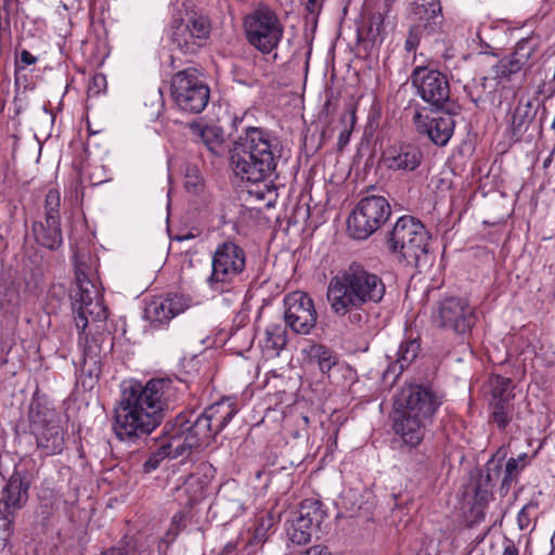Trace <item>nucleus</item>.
Masks as SVG:
<instances>
[{
  "mask_svg": "<svg viewBox=\"0 0 555 555\" xmlns=\"http://www.w3.org/2000/svg\"><path fill=\"white\" fill-rule=\"evenodd\" d=\"M441 399L429 387L404 385L393 398L392 429L403 443L416 448L424 440Z\"/></svg>",
  "mask_w": 555,
  "mask_h": 555,
  "instance_id": "1",
  "label": "nucleus"
},
{
  "mask_svg": "<svg viewBox=\"0 0 555 555\" xmlns=\"http://www.w3.org/2000/svg\"><path fill=\"white\" fill-rule=\"evenodd\" d=\"M385 292L386 287L380 276L363 264L352 262L330 280L326 297L332 311L344 317L361 310L366 305L380 302Z\"/></svg>",
  "mask_w": 555,
  "mask_h": 555,
  "instance_id": "2",
  "label": "nucleus"
},
{
  "mask_svg": "<svg viewBox=\"0 0 555 555\" xmlns=\"http://www.w3.org/2000/svg\"><path fill=\"white\" fill-rule=\"evenodd\" d=\"M280 158L279 143L262 128L250 127L231 150V164L242 180L266 182L272 177Z\"/></svg>",
  "mask_w": 555,
  "mask_h": 555,
  "instance_id": "3",
  "label": "nucleus"
},
{
  "mask_svg": "<svg viewBox=\"0 0 555 555\" xmlns=\"http://www.w3.org/2000/svg\"><path fill=\"white\" fill-rule=\"evenodd\" d=\"M29 433L35 437L40 456L61 454L66 449L68 433L57 411L43 397L34 396L27 412Z\"/></svg>",
  "mask_w": 555,
  "mask_h": 555,
  "instance_id": "4",
  "label": "nucleus"
},
{
  "mask_svg": "<svg viewBox=\"0 0 555 555\" xmlns=\"http://www.w3.org/2000/svg\"><path fill=\"white\" fill-rule=\"evenodd\" d=\"M243 31L247 43L267 55L279 48L285 27L273 9L266 3H259L244 16Z\"/></svg>",
  "mask_w": 555,
  "mask_h": 555,
  "instance_id": "5",
  "label": "nucleus"
},
{
  "mask_svg": "<svg viewBox=\"0 0 555 555\" xmlns=\"http://www.w3.org/2000/svg\"><path fill=\"white\" fill-rule=\"evenodd\" d=\"M430 234L413 216L400 217L389 232L387 245L390 251L400 255L408 264L418 267L427 262Z\"/></svg>",
  "mask_w": 555,
  "mask_h": 555,
  "instance_id": "6",
  "label": "nucleus"
},
{
  "mask_svg": "<svg viewBox=\"0 0 555 555\" xmlns=\"http://www.w3.org/2000/svg\"><path fill=\"white\" fill-rule=\"evenodd\" d=\"M76 287L73 291V306L76 310V326L82 332L87 328L89 319L102 322L107 319V308L102 296L88 276L85 255L75 251L74 257Z\"/></svg>",
  "mask_w": 555,
  "mask_h": 555,
  "instance_id": "7",
  "label": "nucleus"
},
{
  "mask_svg": "<svg viewBox=\"0 0 555 555\" xmlns=\"http://www.w3.org/2000/svg\"><path fill=\"white\" fill-rule=\"evenodd\" d=\"M246 269L245 250L233 241L219 244L211 256V273L206 279L215 293H225L237 287Z\"/></svg>",
  "mask_w": 555,
  "mask_h": 555,
  "instance_id": "8",
  "label": "nucleus"
},
{
  "mask_svg": "<svg viewBox=\"0 0 555 555\" xmlns=\"http://www.w3.org/2000/svg\"><path fill=\"white\" fill-rule=\"evenodd\" d=\"M410 80L415 94L428 105L430 112L456 113L457 106L451 96L446 74L429 65H416Z\"/></svg>",
  "mask_w": 555,
  "mask_h": 555,
  "instance_id": "9",
  "label": "nucleus"
},
{
  "mask_svg": "<svg viewBox=\"0 0 555 555\" xmlns=\"http://www.w3.org/2000/svg\"><path fill=\"white\" fill-rule=\"evenodd\" d=\"M160 424L124 388L114 408L113 431L120 441L151 434Z\"/></svg>",
  "mask_w": 555,
  "mask_h": 555,
  "instance_id": "10",
  "label": "nucleus"
},
{
  "mask_svg": "<svg viewBox=\"0 0 555 555\" xmlns=\"http://www.w3.org/2000/svg\"><path fill=\"white\" fill-rule=\"evenodd\" d=\"M163 435L175 440L173 447L184 454L207 447L218 434L203 414L182 412L165 424Z\"/></svg>",
  "mask_w": 555,
  "mask_h": 555,
  "instance_id": "11",
  "label": "nucleus"
},
{
  "mask_svg": "<svg viewBox=\"0 0 555 555\" xmlns=\"http://www.w3.org/2000/svg\"><path fill=\"white\" fill-rule=\"evenodd\" d=\"M391 216L386 197L369 195L361 198L347 219V231L354 240H366L379 230Z\"/></svg>",
  "mask_w": 555,
  "mask_h": 555,
  "instance_id": "12",
  "label": "nucleus"
},
{
  "mask_svg": "<svg viewBox=\"0 0 555 555\" xmlns=\"http://www.w3.org/2000/svg\"><path fill=\"white\" fill-rule=\"evenodd\" d=\"M170 93L179 109L191 114L203 112L210 96L209 87L199 77L197 69L192 67L172 76Z\"/></svg>",
  "mask_w": 555,
  "mask_h": 555,
  "instance_id": "13",
  "label": "nucleus"
},
{
  "mask_svg": "<svg viewBox=\"0 0 555 555\" xmlns=\"http://www.w3.org/2000/svg\"><path fill=\"white\" fill-rule=\"evenodd\" d=\"M173 384L175 382L168 377H159L152 378L144 385L131 384L125 389L160 424L165 412L177 400V388Z\"/></svg>",
  "mask_w": 555,
  "mask_h": 555,
  "instance_id": "14",
  "label": "nucleus"
},
{
  "mask_svg": "<svg viewBox=\"0 0 555 555\" xmlns=\"http://www.w3.org/2000/svg\"><path fill=\"white\" fill-rule=\"evenodd\" d=\"M210 30V22L204 15L191 14L186 18L175 17L170 26V40L183 54H195L206 46Z\"/></svg>",
  "mask_w": 555,
  "mask_h": 555,
  "instance_id": "15",
  "label": "nucleus"
},
{
  "mask_svg": "<svg viewBox=\"0 0 555 555\" xmlns=\"http://www.w3.org/2000/svg\"><path fill=\"white\" fill-rule=\"evenodd\" d=\"M434 320L438 326L465 336L477 322L475 308L466 298L447 297L439 302Z\"/></svg>",
  "mask_w": 555,
  "mask_h": 555,
  "instance_id": "16",
  "label": "nucleus"
},
{
  "mask_svg": "<svg viewBox=\"0 0 555 555\" xmlns=\"http://www.w3.org/2000/svg\"><path fill=\"white\" fill-rule=\"evenodd\" d=\"M283 304L285 326L296 334H309L318 320L313 299L307 293L297 291L286 295Z\"/></svg>",
  "mask_w": 555,
  "mask_h": 555,
  "instance_id": "17",
  "label": "nucleus"
},
{
  "mask_svg": "<svg viewBox=\"0 0 555 555\" xmlns=\"http://www.w3.org/2000/svg\"><path fill=\"white\" fill-rule=\"evenodd\" d=\"M326 516L322 503L314 499L304 500L296 513V517L287 527V537L292 543L301 545L310 542L311 537L321 530Z\"/></svg>",
  "mask_w": 555,
  "mask_h": 555,
  "instance_id": "18",
  "label": "nucleus"
},
{
  "mask_svg": "<svg viewBox=\"0 0 555 555\" xmlns=\"http://www.w3.org/2000/svg\"><path fill=\"white\" fill-rule=\"evenodd\" d=\"M190 307V300L178 294L154 297L146 302L143 317L155 330L166 327L177 315Z\"/></svg>",
  "mask_w": 555,
  "mask_h": 555,
  "instance_id": "19",
  "label": "nucleus"
},
{
  "mask_svg": "<svg viewBox=\"0 0 555 555\" xmlns=\"http://www.w3.org/2000/svg\"><path fill=\"white\" fill-rule=\"evenodd\" d=\"M30 485L27 472L15 467L1 490L0 513L16 515L17 511L24 508L29 499Z\"/></svg>",
  "mask_w": 555,
  "mask_h": 555,
  "instance_id": "20",
  "label": "nucleus"
},
{
  "mask_svg": "<svg viewBox=\"0 0 555 555\" xmlns=\"http://www.w3.org/2000/svg\"><path fill=\"white\" fill-rule=\"evenodd\" d=\"M456 113H444L442 116L429 117L421 109L413 115V122L417 132L426 134L433 143L443 146L451 139L454 132L455 121L453 116Z\"/></svg>",
  "mask_w": 555,
  "mask_h": 555,
  "instance_id": "21",
  "label": "nucleus"
},
{
  "mask_svg": "<svg viewBox=\"0 0 555 555\" xmlns=\"http://www.w3.org/2000/svg\"><path fill=\"white\" fill-rule=\"evenodd\" d=\"M422 150L411 143L395 144L382 155L384 166L391 171L405 175L415 171L423 163Z\"/></svg>",
  "mask_w": 555,
  "mask_h": 555,
  "instance_id": "22",
  "label": "nucleus"
},
{
  "mask_svg": "<svg viewBox=\"0 0 555 555\" xmlns=\"http://www.w3.org/2000/svg\"><path fill=\"white\" fill-rule=\"evenodd\" d=\"M420 351L421 344L418 338L402 340L393 354H387L389 363L383 373L384 383L390 386L393 385L403 371L415 361Z\"/></svg>",
  "mask_w": 555,
  "mask_h": 555,
  "instance_id": "23",
  "label": "nucleus"
},
{
  "mask_svg": "<svg viewBox=\"0 0 555 555\" xmlns=\"http://www.w3.org/2000/svg\"><path fill=\"white\" fill-rule=\"evenodd\" d=\"M504 457L505 454L499 456L498 452L486 463L485 469L480 473L475 485V495L477 499L486 500L500 478L503 477Z\"/></svg>",
  "mask_w": 555,
  "mask_h": 555,
  "instance_id": "24",
  "label": "nucleus"
},
{
  "mask_svg": "<svg viewBox=\"0 0 555 555\" xmlns=\"http://www.w3.org/2000/svg\"><path fill=\"white\" fill-rule=\"evenodd\" d=\"M538 108L534 101L520 99L512 114L509 131L514 141H520L534 120Z\"/></svg>",
  "mask_w": 555,
  "mask_h": 555,
  "instance_id": "25",
  "label": "nucleus"
},
{
  "mask_svg": "<svg viewBox=\"0 0 555 555\" xmlns=\"http://www.w3.org/2000/svg\"><path fill=\"white\" fill-rule=\"evenodd\" d=\"M21 282L17 272L0 268V308L13 309L21 302Z\"/></svg>",
  "mask_w": 555,
  "mask_h": 555,
  "instance_id": "26",
  "label": "nucleus"
},
{
  "mask_svg": "<svg viewBox=\"0 0 555 555\" xmlns=\"http://www.w3.org/2000/svg\"><path fill=\"white\" fill-rule=\"evenodd\" d=\"M35 241L50 250H57L63 244L61 223L51 220L35 221L31 227Z\"/></svg>",
  "mask_w": 555,
  "mask_h": 555,
  "instance_id": "27",
  "label": "nucleus"
},
{
  "mask_svg": "<svg viewBox=\"0 0 555 555\" xmlns=\"http://www.w3.org/2000/svg\"><path fill=\"white\" fill-rule=\"evenodd\" d=\"M496 86L498 83H492L488 77L481 76L465 85L464 91L476 107L485 108L486 104H494Z\"/></svg>",
  "mask_w": 555,
  "mask_h": 555,
  "instance_id": "28",
  "label": "nucleus"
},
{
  "mask_svg": "<svg viewBox=\"0 0 555 555\" xmlns=\"http://www.w3.org/2000/svg\"><path fill=\"white\" fill-rule=\"evenodd\" d=\"M237 413L236 404L231 399H222L209 405L202 413L217 434L221 433Z\"/></svg>",
  "mask_w": 555,
  "mask_h": 555,
  "instance_id": "29",
  "label": "nucleus"
},
{
  "mask_svg": "<svg viewBox=\"0 0 555 555\" xmlns=\"http://www.w3.org/2000/svg\"><path fill=\"white\" fill-rule=\"evenodd\" d=\"M286 326L281 323H271L264 330V337L260 340V347L268 358H276L286 346Z\"/></svg>",
  "mask_w": 555,
  "mask_h": 555,
  "instance_id": "30",
  "label": "nucleus"
},
{
  "mask_svg": "<svg viewBox=\"0 0 555 555\" xmlns=\"http://www.w3.org/2000/svg\"><path fill=\"white\" fill-rule=\"evenodd\" d=\"M442 8L440 0H413L411 15L415 22L433 23L435 27L441 23Z\"/></svg>",
  "mask_w": 555,
  "mask_h": 555,
  "instance_id": "31",
  "label": "nucleus"
},
{
  "mask_svg": "<svg viewBox=\"0 0 555 555\" xmlns=\"http://www.w3.org/2000/svg\"><path fill=\"white\" fill-rule=\"evenodd\" d=\"M539 43L534 38H524L516 43L515 49L509 54L515 63L525 73L529 70L538 61Z\"/></svg>",
  "mask_w": 555,
  "mask_h": 555,
  "instance_id": "32",
  "label": "nucleus"
},
{
  "mask_svg": "<svg viewBox=\"0 0 555 555\" xmlns=\"http://www.w3.org/2000/svg\"><path fill=\"white\" fill-rule=\"evenodd\" d=\"M163 437L164 442L155 452L150 454V456L142 465V469L145 474H150L156 470L160 463L167 457L176 459L183 455L180 449L173 447L176 444L175 440H172L170 437H165L164 435Z\"/></svg>",
  "mask_w": 555,
  "mask_h": 555,
  "instance_id": "33",
  "label": "nucleus"
},
{
  "mask_svg": "<svg viewBox=\"0 0 555 555\" xmlns=\"http://www.w3.org/2000/svg\"><path fill=\"white\" fill-rule=\"evenodd\" d=\"M304 352L308 361L317 364L322 373H327L337 363L335 352L324 345L310 344Z\"/></svg>",
  "mask_w": 555,
  "mask_h": 555,
  "instance_id": "34",
  "label": "nucleus"
},
{
  "mask_svg": "<svg viewBox=\"0 0 555 555\" xmlns=\"http://www.w3.org/2000/svg\"><path fill=\"white\" fill-rule=\"evenodd\" d=\"M383 25L384 17L380 13L371 14L367 22L358 28V39L360 41H369L372 44H375L377 41L382 42Z\"/></svg>",
  "mask_w": 555,
  "mask_h": 555,
  "instance_id": "35",
  "label": "nucleus"
},
{
  "mask_svg": "<svg viewBox=\"0 0 555 555\" xmlns=\"http://www.w3.org/2000/svg\"><path fill=\"white\" fill-rule=\"evenodd\" d=\"M527 460L528 455L526 453L520 454L517 459L511 457L507 460L505 464V469L503 470V477L501 480L502 493L506 494L509 491L512 482L526 467Z\"/></svg>",
  "mask_w": 555,
  "mask_h": 555,
  "instance_id": "36",
  "label": "nucleus"
},
{
  "mask_svg": "<svg viewBox=\"0 0 555 555\" xmlns=\"http://www.w3.org/2000/svg\"><path fill=\"white\" fill-rule=\"evenodd\" d=\"M275 522L274 515L272 513H266L260 515L256 519V526L253 534L248 540L250 547H261L268 539V532Z\"/></svg>",
  "mask_w": 555,
  "mask_h": 555,
  "instance_id": "37",
  "label": "nucleus"
},
{
  "mask_svg": "<svg viewBox=\"0 0 555 555\" xmlns=\"http://www.w3.org/2000/svg\"><path fill=\"white\" fill-rule=\"evenodd\" d=\"M185 527V515L182 512L176 513L170 521L165 535L158 542V554L166 555L171 543L175 542L180 531Z\"/></svg>",
  "mask_w": 555,
  "mask_h": 555,
  "instance_id": "38",
  "label": "nucleus"
},
{
  "mask_svg": "<svg viewBox=\"0 0 555 555\" xmlns=\"http://www.w3.org/2000/svg\"><path fill=\"white\" fill-rule=\"evenodd\" d=\"M492 421L500 429H505L512 420L513 404L512 400L500 399L492 400L491 403Z\"/></svg>",
  "mask_w": 555,
  "mask_h": 555,
  "instance_id": "39",
  "label": "nucleus"
},
{
  "mask_svg": "<svg viewBox=\"0 0 555 555\" xmlns=\"http://www.w3.org/2000/svg\"><path fill=\"white\" fill-rule=\"evenodd\" d=\"M44 219L52 223H61V193L56 189H50L44 198Z\"/></svg>",
  "mask_w": 555,
  "mask_h": 555,
  "instance_id": "40",
  "label": "nucleus"
},
{
  "mask_svg": "<svg viewBox=\"0 0 555 555\" xmlns=\"http://www.w3.org/2000/svg\"><path fill=\"white\" fill-rule=\"evenodd\" d=\"M437 27L433 23L415 22L409 30L408 38L404 43V49L408 52L415 51L420 44L421 38L424 34H430L436 30Z\"/></svg>",
  "mask_w": 555,
  "mask_h": 555,
  "instance_id": "41",
  "label": "nucleus"
},
{
  "mask_svg": "<svg viewBox=\"0 0 555 555\" xmlns=\"http://www.w3.org/2000/svg\"><path fill=\"white\" fill-rule=\"evenodd\" d=\"M492 386V400H513L515 395L513 392V380L508 377L495 375L491 378Z\"/></svg>",
  "mask_w": 555,
  "mask_h": 555,
  "instance_id": "42",
  "label": "nucleus"
},
{
  "mask_svg": "<svg viewBox=\"0 0 555 555\" xmlns=\"http://www.w3.org/2000/svg\"><path fill=\"white\" fill-rule=\"evenodd\" d=\"M494 78L495 79H509L513 75L520 72V67L515 63L511 55L502 57L494 66Z\"/></svg>",
  "mask_w": 555,
  "mask_h": 555,
  "instance_id": "43",
  "label": "nucleus"
},
{
  "mask_svg": "<svg viewBox=\"0 0 555 555\" xmlns=\"http://www.w3.org/2000/svg\"><path fill=\"white\" fill-rule=\"evenodd\" d=\"M106 338H108V335H106ZM86 339H88V337H86ZM104 339L105 337L103 334H101L96 337H92L90 341L87 340L85 347L83 366L87 365L88 362H91L94 365L100 362V354L102 351H104L100 345V341L103 343Z\"/></svg>",
  "mask_w": 555,
  "mask_h": 555,
  "instance_id": "44",
  "label": "nucleus"
},
{
  "mask_svg": "<svg viewBox=\"0 0 555 555\" xmlns=\"http://www.w3.org/2000/svg\"><path fill=\"white\" fill-rule=\"evenodd\" d=\"M15 515L10 513H0V548L3 550L9 543L11 535L13 534V525Z\"/></svg>",
  "mask_w": 555,
  "mask_h": 555,
  "instance_id": "45",
  "label": "nucleus"
},
{
  "mask_svg": "<svg viewBox=\"0 0 555 555\" xmlns=\"http://www.w3.org/2000/svg\"><path fill=\"white\" fill-rule=\"evenodd\" d=\"M185 189L189 193L198 195L204 191V180L196 168H189L185 173Z\"/></svg>",
  "mask_w": 555,
  "mask_h": 555,
  "instance_id": "46",
  "label": "nucleus"
},
{
  "mask_svg": "<svg viewBox=\"0 0 555 555\" xmlns=\"http://www.w3.org/2000/svg\"><path fill=\"white\" fill-rule=\"evenodd\" d=\"M538 507V503L535 502H529L528 504H526L518 513V516H517V521H518V526L521 530L528 528V526L530 525V515H529V511L530 509H534Z\"/></svg>",
  "mask_w": 555,
  "mask_h": 555,
  "instance_id": "47",
  "label": "nucleus"
},
{
  "mask_svg": "<svg viewBox=\"0 0 555 555\" xmlns=\"http://www.w3.org/2000/svg\"><path fill=\"white\" fill-rule=\"evenodd\" d=\"M104 555H134V550L128 545H122L111 548Z\"/></svg>",
  "mask_w": 555,
  "mask_h": 555,
  "instance_id": "48",
  "label": "nucleus"
},
{
  "mask_svg": "<svg viewBox=\"0 0 555 555\" xmlns=\"http://www.w3.org/2000/svg\"><path fill=\"white\" fill-rule=\"evenodd\" d=\"M20 62L23 64V67L28 66L35 64L37 62V57L34 56L29 51L22 50L20 54Z\"/></svg>",
  "mask_w": 555,
  "mask_h": 555,
  "instance_id": "49",
  "label": "nucleus"
},
{
  "mask_svg": "<svg viewBox=\"0 0 555 555\" xmlns=\"http://www.w3.org/2000/svg\"><path fill=\"white\" fill-rule=\"evenodd\" d=\"M502 555H519V550L513 541L506 540Z\"/></svg>",
  "mask_w": 555,
  "mask_h": 555,
  "instance_id": "50",
  "label": "nucleus"
},
{
  "mask_svg": "<svg viewBox=\"0 0 555 555\" xmlns=\"http://www.w3.org/2000/svg\"><path fill=\"white\" fill-rule=\"evenodd\" d=\"M219 555H238L237 554V543L236 542H229L224 545L221 553Z\"/></svg>",
  "mask_w": 555,
  "mask_h": 555,
  "instance_id": "51",
  "label": "nucleus"
},
{
  "mask_svg": "<svg viewBox=\"0 0 555 555\" xmlns=\"http://www.w3.org/2000/svg\"><path fill=\"white\" fill-rule=\"evenodd\" d=\"M323 0H307L306 9L311 13L320 11Z\"/></svg>",
  "mask_w": 555,
  "mask_h": 555,
  "instance_id": "52",
  "label": "nucleus"
},
{
  "mask_svg": "<svg viewBox=\"0 0 555 555\" xmlns=\"http://www.w3.org/2000/svg\"><path fill=\"white\" fill-rule=\"evenodd\" d=\"M305 555H327V553L325 552V550L322 546L317 545V546L309 548L305 553Z\"/></svg>",
  "mask_w": 555,
  "mask_h": 555,
  "instance_id": "53",
  "label": "nucleus"
},
{
  "mask_svg": "<svg viewBox=\"0 0 555 555\" xmlns=\"http://www.w3.org/2000/svg\"><path fill=\"white\" fill-rule=\"evenodd\" d=\"M106 85L105 76L103 75H95L93 77V86L100 88L101 86Z\"/></svg>",
  "mask_w": 555,
  "mask_h": 555,
  "instance_id": "54",
  "label": "nucleus"
},
{
  "mask_svg": "<svg viewBox=\"0 0 555 555\" xmlns=\"http://www.w3.org/2000/svg\"><path fill=\"white\" fill-rule=\"evenodd\" d=\"M349 137H350V133L348 131H343L340 134H339V138H338V144L340 146H344L348 143L349 141Z\"/></svg>",
  "mask_w": 555,
  "mask_h": 555,
  "instance_id": "55",
  "label": "nucleus"
},
{
  "mask_svg": "<svg viewBox=\"0 0 555 555\" xmlns=\"http://www.w3.org/2000/svg\"><path fill=\"white\" fill-rule=\"evenodd\" d=\"M350 314V321L351 322H359L361 321V314L358 311H352Z\"/></svg>",
  "mask_w": 555,
  "mask_h": 555,
  "instance_id": "56",
  "label": "nucleus"
},
{
  "mask_svg": "<svg viewBox=\"0 0 555 555\" xmlns=\"http://www.w3.org/2000/svg\"><path fill=\"white\" fill-rule=\"evenodd\" d=\"M554 154H555V153H553V151H552V152H551V154H550V156H548L546 159H544V162H543V167H544V168H547V167L551 165V163H552V160H553V156H554Z\"/></svg>",
  "mask_w": 555,
  "mask_h": 555,
  "instance_id": "57",
  "label": "nucleus"
},
{
  "mask_svg": "<svg viewBox=\"0 0 555 555\" xmlns=\"http://www.w3.org/2000/svg\"><path fill=\"white\" fill-rule=\"evenodd\" d=\"M426 463H427V459H425V455L422 454L421 455V460H420V464L422 465V467H426Z\"/></svg>",
  "mask_w": 555,
  "mask_h": 555,
  "instance_id": "58",
  "label": "nucleus"
},
{
  "mask_svg": "<svg viewBox=\"0 0 555 555\" xmlns=\"http://www.w3.org/2000/svg\"><path fill=\"white\" fill-rule=\"evenodd\" d=\"M207 131H208V129H199V133H201L202 138L205 137Z\"/></svg>",
  "mask_w": 555,
  "mask_h": 555,
  "instance_id": "59",
  "label": "nucleus"
},
{
  "mask_svg": "<svg viewBox=\"0 0 555 555\" xmlns=\"http://www.w3.org/2000/svg\"><path fill=\"white\" fill-rule=\"evenodd\" d=\"M547 555H555V548H552L550 550L548 554Z\"/></svg>",
  "mask_w": 555,
  "mask_h": 555,
  "instance_id": "60",
  "label": "nucleus"
},
{
  "mask_svg": "<svg viewBox=\"0 0 555 555\" xmlns=\"http://www.w3.org/2000/svg\"><path fill=\"white\" fill-rule=\"evenodd\" d=\"M302 420L305 421V423H308L309 422V418L308 416H304Z\"/></svg>",
  "mask_w": 555,
  "mask_h": 555,
  "instance_id": "61",
  "label": "nucleus"
}]
</instances>
